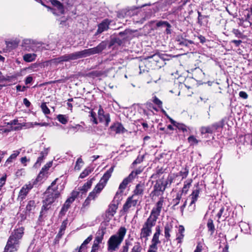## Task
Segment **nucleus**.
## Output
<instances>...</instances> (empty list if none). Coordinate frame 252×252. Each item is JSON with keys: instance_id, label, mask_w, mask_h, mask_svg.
Segmentation results:
<instances>
[{"instance_id": "obj_31", "label": "nucleus", "mask_w": 252, "mask_h": 252, "mask_svg": "<svg viewBox=\"0 0 252 252\" xmlns=\"http://www.w3.org/2000/svg\"><path fill=\"white\" fill-rule=\"evenodd\" d=\"M35 208V202L33 200H30L28 202L26 206V211L31 212Z\"/></svg>"}, {"instance_id": "obj_51", "label": "nucleus", "mask_w": 252, "mask_h": 252, "mask_svg": "<svg viewBox=\"0 0 252 252\" xmlns=\"http://www.w3.org/2000/svg\"><path fill=\"white\" fill-rule=\"evenodd\" d=\"M151 58H153L154 60L155 61H156V62H158L159 59L160 58V56L158 54L156 53V54H154L153 55L151 56H148L147 58V59H151Z\"/></svg>"}, {"instance_id": "obj_49", "label": "nucleus", "mask_w": 252, "mask_h": 252, "mask_svg": "<svg viewBox=\"0 0 252 252\" xmlns=\"http://www.w3.org/2000/svg\"><path fill=\"white\" fill-rule=\"evenodd\" d=\"M156 26L158 27L161 26H168L169 27V23L167 21H160L157 23Z\"/></svg>"}, {"instance_id": "obj_52", "label": "nucleus", "mask_w": 252, "mask_h": 252, "mask_svg": "<svg viewBox=\"0 0 252 252\" xmlns=\"http://www.w3.org/2000/svg\"><path fill=\"white\" fill-rule=\"evenodd\" d=\"M197 13H198V18H197L198 23L199 25H201L202 24V19L203 18H205V17H207V16L202 15L201 13L199 11H198Z\"/></svg>"}, {"instance_id": "obj_29", "label": "nucleus", "mask_w": 252, "mask_h": 252, "mask_svg": "<svg viewBox=\"0 0 252 252\" xmlns=\"http://www.w3.org/2000/svg\"><path fill=\"white\" fill-rule=\"evenodd\" d=\"M93 180L94 178H92L90 180L88 181L82 187L80 188V190L83 191V192L87 191V190L91 187Z\"/></svg>"}, {"instance_id": "obj_56", "label": "nucleus", "mask_w": 252, "mask_h": 252, "mask_svg": "<svg viewBox=\"0 0 252 252\" xmlns=\"http://www.w3.org/2000/svg\"><path fill=\"white\" fill-rule=\"evenodd\" d=\"M239 94L240 97L244 99H247L248 97V94L245 92L244 91L240 92Z\"/></svg>"}, {"instance_id": "obj_17", "label": "nucleus", "mask_w": 252, "mask_h": 252, "mask_svg": "<svg viewBox=\"0 0 252 252\" xmlns=\"http://www.w3.org/2000/svg\"><path fill=\"white\" fill-rule=\"evenodd\" d=\"M173 228V224L171 222H167L164 228V236L167 241L169 240L170 237V232Z\"/></svg>"}, {"instance_id": "obj_35", "label": "nucleus", "mask_w": 252, "mask_h": 252, "mask_svg": "<svg viewBox=\"0 0 252 252\" xmlns=\"http://www.w3.org/2000/svg\"><path fill=\"white\" fill-rule=\"evenodd\" d=\"M175 126L179 130H181L184 132L187 131L188 127L184 124L177 123V124Z\"/></svg>"}, {"instance_id": "obj_18", "label": "nucleus", "mask_w": 252, "mask_h": 252, "mask_svg": "<svg viewBox=\"0 0 252 252\" xmlns=\"http://www.w3.org/2000/svg\"><path fill=\"white\" fill-rule=\"evenodd\" d=\"M21 152V149L18 150L14 151L13 154H12L10 157L7 158L5 162L4 165L7 166L8 164L13 162L16 159L17 156L20 154Z\"/></svg>"}, {"instance_id": "obj_34", "label": "nucleus", "mask_w": 252, "mask_h": 252, "mask_svg": "<svg viewBox=\"0 0 252 252\" xmlns=\"http://www.w3.org/2000/svg\"><path fill=\"white\" fill-rule=\"evenodd\" d=\"M189 174V170L187 168H185L183 170L180 171L176 175V177L178 176H180L182 177V179L186 178Z\"/></svg>"}, {"instance_id": "obj_28", "label": "nucleus", "mask_w": 252, "mask_h": 252, "mask_svg": "<svg viewBox=\"0 0 252 252\" xmlns=\"http://www.w3.org/2000/svg\"><path fill=\"white\" fill-rule=\"evenodd\" d=\"M192 182V180L191 179H188L184 182V187H183V188L182 189V193H184L185 194L187 193V192L189 190V188L191 186Z\"/></svg>"}, {"instance_id": "obj_38", "label": "nucleus", "mask_w": 252, "mask_h": 252, "mask_svg": "<svg viewBox=\"0 0 252 252\" xmlns=\"http://www.w3.org/2000/svg\"><path fill=\"white\" fill-rule=\"evenodd\" d=\"M83 164V161L82 159L81 158H78L76 161L74 169L76 170H80Z\"/></svg>"}, {"instance_id": "obj_9", "label": "nucleus", "mask_w": 252, "mask_h": 252, "mask_svg": "<svg viewBox=\"0 0 252 252\" xmlns=\"http://www.w3.org/2000/svg\"><path fill=\"white\" fill-rule=\"evenodd\" d=\"M137 203L138 199H136L134 196H129L124 204L121 211L125 213H128L130 208L136 206Z\"/></svg>"}, {"instance_id": "obj_45", "label": "nucleus", "mask_w": 252, "mask_h": 252, "mask_svg": "<svg viewBox=\"0 0 252 252\" xmlns=\"http://www.w3.org/2000/svg\"><path fill=\"white\" fill-rule=\"evenodd\" d=\"M188 140L190 144L191 145H193V144H197L198 143V140H197L195 138V137L193 135L190 136L188 138Z\"/></svg>"}, {"instance_id": "obj_24", "label": "nucleus", "mask_w": 252, "mask_h": 252, "mask_svg": "<svg viewBox=\"0 0 252 252\" xmlns=\"http://www.w3.org/2000/svg\"><path fill=\"white\" fill-rule=\"evenodd\" d=\"M199 192L200 190L199 189H196L192 191L191 194L190 195L191 199L190 205L194 204L197 201L199 196Z\"/></svg>"}, {"instance_id": "obj_53", "label": "nucleus", "mask_w": 252, "mask_h": 252, "mask_svg": "<svg viewBox=\"0 0 252 252\" xmlns=\"http://www.w3.org/2000/svg\"><path fill=\"white\" fill-rule=\"evenodd\" d=\"M90 116L92 118L91 121L95 124H97V121L95 118V113L93 111L91 112Z\"/></svg>"}, {"instance_id": "obj_50", "label": "nucleus", "mask_w": 252, "mask_h": 252, "mask_svg": "<svg viewBox=\"0 0 252 252\" xmlns=\"http://www.w3.org/2000/svg\"><path fill=\"white\" fill-rule=\"evenodd\" d=\"M103 235L104 233H102L100 235L96 236L95 238L94 241L96 243L100 244L102 242V241L103 239Z\"/></svg>"}, {"instance_id": "obj_48", "label": "nucleus", "mask_w": 252, "mask_h": 252, "mask_svg": "<svg viewBox=\"0 0 252 252\" xmlns=\"http://www.w3.org/2000/svg\"><path fill=\"white\" fill-rule=\"evenodd\" d=\"M52 162H49L47 163L41 169V171L44 173H45L46 171H47L49 168L52 166Z\"/></svg>"}, {"instance_id": "obj_5", "label": "nucleus", "mask_w": 252, "mask_h": 252, "mask_svg": "<svg viewBox=\"0 0 252 252\" xmlns=\"http://www.w3.org/2000/svg\"><path fill=\"white\" fill-rule=\"evenodd\" d=\"M107 45V42L103 41L95 47L69 54L70 60V61L75 60L78 59L85 58L92 55L98 54L105 49Z\"/></svg>"}, {"instance_id": "obj_37", "label": "nucleus", "mask_w": 252, "mask_h": 252, "mask_svg": "<svg viewBox=\"0 0 252 252\" xmlns=\"http://www.w3.org/2000/svg\"><path fill=\"white\" fill-rule=\"evenodd\" d=\"M178 41L179 45L185 46H188L189 44H191L193 43V42L191 40L184 39H182L181 40H179Z\"/></svg>"}, {"instance_id": "obj_25", "label": "nucleus", "mask_w": 252, "mask_h": 252, "mask_svg": "<svg viewBox=\"0 0 252 252\" xmlns=\"http://www.w3.org/2000/svg\"><path fill=\"white\" fill-rule=\"evenodd\" d=\"M5 43L7 48L9 50H12L17 47L19 44V41L17 40H11L8 41H6Z\"/></svg>"}, {"instance_id": "obj_2", "label": "nucleus", "mask_w": 252, "mask_h": 252, "mask_svg": "<svg viewBox=\"0 0 252 252\" xmlns=\"http://www.w3.org/2000/svg\"><path fill=\"white\" fill-rule=\"evenodd\" d=\"M57 179L54 180L49 186L45 192L46 198L43 201V206L40 212V216L44 215L45 212L51 208V205L55 200L60 196V192L58 190V188L55 186Z\"/></svg>"}, {"instance_id": "obj_15", "label": "nucleus", "mask_w": 252, "mask_h": 252, "mask_svg": "<svg viewBox=\"0 0 252 252\" xmlns=\"http://www.w3.org/2000/svg\"><path fill=\"white\" fill-rule=\"evenodd\" d=\"M118 206L115 204H110L109 205L108 209L106 212V217L109 219H111L116 214Z\"/></svg>"}, {"instance_id": "obj_32", "label": "nucleus", "mask_w": 252, "mask_h": 252, "mask_svg": "<svg viewBox=\"0 0 252 252\" xmlns=\"http://www.w3.org/2000/svg\"><path fill=\"white\" fill-rule=\"evenodd\" d=\"M142 247L139 242L136 243L130 252H141Z\"/></svg>"}, {"instance_id": "obj_12", "label": "nucleus", "mask_w": 252, "mask_h": 252, "mask_svg": "<svg viewBox=\"0 0 252 252\" xmlns=\"http://www.w3.org/2000/svg\"><path fill=\"white\" fill-rule=\"evenodd\" d=\"M98 119L100 122H105L106 126H107L110 122V118L109 114H104V112L101 106H99V108L98 111Z\"/></svg>"}, {"instance_id": "obj_26", "label": "nucleus", "mask_w": 252, "mask_h": 252, "mask_svg": "<svg viewBox=\"0 0 252 252\" xmlns=\"http://www.w3.org/2000/svg\"><path fill=\"white\" fill-rule=\"evenodd\" d=\"M36 55L34 53L26 54L23 56V60L26 62H32L36 59Z\"/></svg>"}, {"instance_id": "obj_54", "label": "nucleus", "mask_w": 252, "mask_h": 252, "mask_svg": "<svg viewBox=\"0 0 252 252\" xmlns=\"http://www.w3.org/2000/svg\"><path fill=\"white\" fill-rule=\"evenodd\" d=\"M129 250V246L127 243L123 246L122 249L120 250V252H128Z\"/></svg>"}, {"instance_id": "obj_6", "label": "nucleus", "mask_w": 252, "mask_h": 252, "mask_svg": "<svg viewBox=\"0 0 252 252\" xmlns=\"http://www.w3.org/2000/svg\"><path fill=\"white\" fill-rule=\"evenodd\" d=\"M113 171L114 166H112L104 174L102 178L100 179L99 183L96 185L93 190L89 193L88 196L89 199L91 200H94L97 197V195L105 186L107 181L111 177Z\"/></svg>"}, {"instance_id": "obj_10", "label": "nucleus", "mask_w": 252, "mask_h": 252, "mask_svg": "<svg viewBox=\"0 0 252 252\" xmlns=\"http://www.w3.org/2000/svg\"><path fill=\"white\" fill-rule=\"evenodd\" d=\"M160 234V229L159 226L156 228V232L154 234L151 241V244L149 246V249L154 250H158V245L160 243L159 237Z\"/></svg>"}, {"instance_id": "obj_62", "label": "nucleus", "mask_w": 252, "mask_h": 252, "mask_svg": "<svg viewBox=\"0 0 252 252\" xmlns=\"http://www.w3.org/2000/svg\"><path fill=\"white\" fill-rule=\"evenodd\" d=\"M23 103L27 107H30L31 105V102L26 98H24Z\"/></svg>"}, {"instance_id": "obj_40", "label": "nucleus", "mask_w": 252, "mask_h": 252, "mask_svg": "<svg viewBox=\"0 0 252 252\" xmlns=\"http://www.w3.org/2000/svg\"><path fill=\"white\" fill-rule=\"evenodd\" d=\"M232 32L237 38H243L245 37L243 34L238 29H233Z\"/></svg>"}, {"instance_id": "obj_1", "label": "nucleus", "mask_w": 252, "mask_h": 252, "mask_svg": "<svg viewBox=\"0 0 252 252\" xmlns=\"http://www.w3.org/2000/svg\"><path fill=\"white\" fill-rule=\"evenodd\" d=\"M163 199L160 198L157 202L156 207H154L150 216L142 225L140 233V238L144 239L145 241L148 240V237L151 235L152 228L155 226L158 216L160 215L161 209L163 207Z\"/></svg>"}, {"instance_id": "obj_63", "label": "nucleus", "mask_w": 252, "mask_h": 252, "mask_svg": "<svg viewBox=\"0 0 252 252\" xmlns=\"http://www.w3.org/2000/svg\"><path fill=\"white\" fill-rule=\"evenodd\" d=\"M32 81V76H28L26 78L25 80V84H29L31 83Z\"/></svg>"}, {"instance_id": "obj_43", "label": "nucleus", "mask_w": 252, "mask_h": 252, "mask_svg": "<svg viewBox=\"0 0 252 252\" xmlns=\"http://www.w3.org/2000/svg\"><path fill=\"white\" fill-rule=\"evenodd\" d=\"M92 170L90 168H87L85 169L80 175V178H84L88 176L91 172Z\"/></svg>"}, {"instance_id": "obj_23", "label": "nucleus", "mask_w": 252, "mask_h": 252, "mask_svg": "<svg viewBox=\"0 0 252 252\" xmlns=\"http://www.w3.org/2000/svg\"><path fill=\"white\" fill-rule=\"evenodd\" d=\"M144 191L143 185L138 184L136 185L135 189L133 191V194L131 196H134L135 198L136 195H142Z\"/></svg>"}, {"instance_id": "obj_61", "label": "nucleus", "mask_w": 252, "mask_h": 252, "mask_svg": "<svg viewBox=\"0 0 252 252\" xmlns=\"http://www.w3.org/2000/svg\"><path fill=\"white\" fill-rule=\"evenodd\" d=\"M231 42L234 43L236 47H238L242 41L241 40H233L231 41Z\"/></svg>"}, {"instance_id": "obj_60", "label": "nucleus", "mask_w": 252, "mask_h": 252, "mask_svg": "<svg viewBox=\"0 0 252 252\" xmlns=\"http://www.w3.org/2000/svg\"><path fill=\"white\" fill-rule=\"evenodd\" d=\"M44 175V173L42 172L41 171H40V173H39V174L36 178V180L37 181H40L42 180Z\"/></svg>"}, {"instance_id": "obj_41", "label": "nucleus", "mask_w": 252, "mask_h": 252, "mask_svg": "<svg viewBox=\"0 0 252 252\" xmlns=\"http://www.w3.org/2000/svg\"><path fill=\"white\" fill-rule=\"evenodd\" d=\"M58 121L63 124H65L67 122L66 117L63 115H59L57 117Z\"/></svg>"}, {"instance_id": "obj_57", "label": "nucleus", "mask_w": 252, "mask_h": 252, "mask_svg": "<svg viewBox=\"0 0 252 252\" xmlns=\"http://www.w3.org/2000/svg\"><path fill=\"white\" fill-rule=\"evenodd\" d=\"M202 250V246L200 243H198L196 246L194 252H201Z\"/></svg>"}, {"instance_id": "obj_47", "label": "nucleus", "mask_w": 252, "mask_h": 252, "mask_svg": "<svg viewBox=\"0 0 252 252\" xmlns=\"http://www.w3.org/2000/svg\"><path fill=\"white\" fill-rule=\"evenodd\" d=\"M224 211V207L221 208V209L220 210L219 212L217 214V217L218 218V219H221V218H222L224 220H225L226 218V217L225 215L222 216V214Z\"/></svg>"}, {"instance_id": "obj_11", "label": "nucleus", "mask_w": 252, "mask_h": 252, "mask_svg": "<svg viewBox=\"0 0 252 252\" xmlns=\"http://www.w3.org/2000/svg\"><path fill=\"white\" fill-rule=\"evenodd\" d=\"M33 188V186L31 184L24 185L19 191L17 200L22 201L25 199L30 190Z\"/></svg>"}, {"instance_id": "obj_4", "label": "nucleus", "mask_w": 252, "mask_h": 252, "mask_svg": "<svg viewBox=\"0 0 252 252\" xmlns=\"http://www.w3.org/2000/svg\"><path fill=\"white\" fill-rule=\"evenodd\" d=\"M126 233L125 227H121L117 232L110 236L107 241V251L114 252L117 251L123 242Z\"/></svg>"}, {"instance_id": "obj_3", "label": "nucleus", "mask_w": 252, "mask_h": 252, "mask_svg": "<svg viewBox=\"0 0 252 252\" xmlns=\"http://www.w3.org/2000/svg\"><path fill=\"white\" fill-rule=\"evenodd\" d=\"M24 231L23 227L14 230L8 239L4 252H15L18 250L20 240L23 237Z\"/></svg>"}, {"instance_id": "obj_39", "label": "nucleus", "mask_w": 252, "mask_h": 252, "mask_svg": "<svg viewBox=\"0 0 252 252\" xmlns=\"http://www.w3.org/2000/svg\"><path fill=\"white\" fill-rule=\"evenodd\" d=\"M93 239V236L92 235H90L82 244L81 246L80 247L79 252H81V249H83L84 247L89 244Z\"/></svg>"}, {"instance_id": "obj_55", "label": "nucleus", "mask_w": 252, "mask_h": 252, "mask_svg": "<svg viewBox=\"0 0 252 252\" xmlns=\"http://www.w3.org/2000/svg\"><path fill=\"white\" fill-rule=\"evenodd\" d=\"M6 181V176H3L0 178V189H1V188L5 184Z\"/></svg>"}, {"instance_id": "obj_64", "label": "nucleus", "mask_w": 252, "mask_h": 252, "mask_svg": "<svg viewBox=\"0 0 252 252\" xmlns=\"http://www.w3.org/2000/svg\"><path fill=\"white\" fill-rule=\"evenodd\" d=\"M143 160V158H137L133 162V164H137V163H141Z\"/></svg>"}, {"instance_id": "obj_13", "label": "nucleus", "mask_w": 252, "mask_h": 252, "mask_svg": "<svg viewBox=\"0 0 252 252\" xmlns=\"http://www.w3.org/2000/svg\"><path fill=\"white\" fill-rule=\"evenodd\" d=\"M110 128L116 134L124 133L126 131L122 124L118 122L114 123L110 126Z\"/></svg>"}, {"instance_id": "obj_30", "label": "nucleus", "mask_w": 252, "mask_h": 252, "mask_svg": "<svg viewBox=\"0 0 252 252\" xmlns=\"http://www.w3.org/2000/svg\"><path fill=\"white\" fill-rule=\"evenodd\" d=\"M200 131L202 134L212 133L213 132V128L211 126H203L201 128Z\"/></svg>"}, {"instance_id": "obj_44", "label": "nucleus", "mask_w": 252, "mask_h": 252, "mask_svg": "<svg viewBox=\"0 0 252 252\" xmlns=\"http://www.w3.org/2000/svg\"><path fill=\"white\" fill-rule=\"evenodd\" d=\"M153 102L155 104L158 105L159 108H161L162 107V101L160 100H159L156 96H154L153 97Z\"/></svg>"}, {"instance_id": "obj_22", "label": "nucleus", "mask_w": 252, "mask_h": 252, "mask_svg": "<svg viewBox=\"0 0 252 252\" xmlns=\"http://www.w3.org/2000/svg\"><path fill=\"white\" fill-rule=\"evenodd\" d=\"M52 4L56 6L60 14H63L64 12V8L63 4L57 0H51Z\"/></svg>"}, {"instance_id": "obj_19", "label": "nucleus", "mask_w": 252, "mask_h": 252, "mask_svg": "<svg viewBox=\"0 0 252 252\" xmlns=\"http://www.w3.org/2000/svg\"><path fill=\"white\" fill-rule=\"evenodd\" d=\"M48 153V149H44V151H41L40 153V156L38 158L36 162L35 163L34 166L35 167H38L40 165L43 159L47 156Z\"/></svg>"}, {"instance_id": "obj_7", "label": "nucleus", "mask_w": 252, "mask_h": 252, "mask_svg": "<svg viewBox=\"0 0 252 252\" xmlns=\"http://www.w3.org/2000/svg\"><path fill=\"white\" fill-rule=\"evenodd\" d=\"M23 48L28 51L37 52L42 51L44 48L42 43L30 39H24L22 43Z\"/></svg>"}, {"instance_id": "obj_21", "label": "nucleus", "mask_w": 252, "mask_h": 252, "mask_svg": "<svg viewBox=\"0 0 252 252\" xmlns=\"http://www.w3.org/2000/svg\"><path fill=\"white\" fill-rule=\"evenodd\" d=\"M185 228L184 227L180 225L178 228V233L177 234L176 239L178 241V243H181L182 240L184 237Z\"/></svg>"}, {"instance_id": "obj_20", "label": "nucleus", "mask_w": 252, "mask_h": 252, "mask_svg": "<svg viewBox=\"0 0 252 252\" xmlns=\"http://www.w3.org/2000/svg\"><path fill=\"white\" fill-rule=\"evenodd\" d=\"M132 175H129L128 177L125 178L122 182L120 184L119 189L123 191L126 187L128 183L131 182L132 179L131 178Z\"/></svg>"}, {"instance_id": "obj_59", "label": "nucleus", "mask_w": 252, "mask_h": 252, "mask_svg": "<svg viewBox=\"0 0 252 252\" xmlns=\"http://www.w3.org/2000/svg\"><path fill=\"white\" fill-rule=\"evenodd\" d=\"M26 87L25 86L21 87L20 85H17L16 86V90L19 92H24L25 91Z\"/></svg>"}, {"instance_id": "obj_16", "label": "nucleus", "mask_w": 252, "mask_h": 252, "mask_svg": "<svg viewBox=\"0 0 252 252\" xmlns=\"http://www.w3.org/2000/svg\"><path fill=\"white\" fill-rule=\"evenodd\" d=\"M69 61H70V60L69 54H65L63 56H60L57 58L53 59L51 60L52 63L55 64H59L63 62H66Z\"/></svg>"}, {"instance_id": "obj_8", "label": "nucleus", "mask_w": 252, "mask_h": 252, "mask_svg": "<svg viewBox=\"0 0 252 252\" xmlns=\"http://www.w3.org/2000/svg\"><path fill=\"white\" fill-rule=\"evenodd\" d=\"M79 192L78 191H73L71 193V196L67 198L62 207L60 214L64 215L67 212L68 209L70 206V204L75 200L76 197L78 195Z\"/></svg>"}, {"instance_id": "obj_42", "label": "nucleus", "mask_w": 252, "mask_h": 252, "mask_svg": "<svg viewBox=\"0 0 252 252\" xmlns=\"http://www.w3.org/2000/svg\"><path fill=\"white\" fill-rule=\"evenodd\" d=\"M41 108L42 109V112L45 114H49L50 113V111L49 109L48 108V107L46 105V103L43 102L41 105Z\"/></svg>"}, {"instance_id": "obj_14", "label": "nucleus", "mask_w": 252, "mask_h": 252, "mask_svg": "<svg viewBox=\"0 0 252 252\" xmlns=\"http://www.w3.org/2000/svg\"><path fill=\"white\" fill-rule=\"evenodd\" d=\"M110 22L108 19L104 20L98 26V29L96 31V34L102 33L103 32L107 30L109 28Z\"/></svg>"}, {"instance_id": "obj_46", "label": "nucleus", "mask_w": 252, "mask_h": 252, "mask_svg": "<svg viewBox=\"0 0 252 252\" xmlns=\"http://www.w3.org/2000/svg\"><path fill=\"white\" fill-rule=\"evenodd\" d=\"M182 198V194L180 193H177L176 195V197L173 200V202L174 203V206L177 205L179 204L180 199Z\"/></svg>"}, {"instance_id": "obj_33", "label": "nucleus", "mask_w": 252, "mask_h": 252, "mask_svg": "<svg viewBox=\"0 0 252 252\" xmlns=\"http://www.w3.org/2000/svg\"><path fill=\"white\" fill-rule=\"evenodd\" d=\"M143 170V168L139 167L134 171L131 172L129 175H132L131 178L133 180L134 179L137 175L140 174Z\"/></svg>"}, {"instance_id": "obj_58", "label": "nucleus", "mask_w": 252, "mask_h": 252, "mask_svg": "<svg viewBox=\"0 0 252 252\" xmlns=\"http://www.w3.org/2000/svg\"><path fill=\"white\" fill-rule=\"evenodd\" d=\"M175 176H169L168 177L167 184H171V183L174 182V179H175Z\"/></svg>"}, {"instance_id": "obj_36", "label": "nucleus", "mask_w": 252, "mask_h": 252, "mask_svg": "<svg viewBox=\"0 0 252 252\" xmlns=\"http://www.w3.org/2000/svg\"><path fill=\"white\" fill-rule=\"evenodd\" d=\"M164 189V188L162 189V184L157 183L154 186V192H157L160 191H163Z\"/></svg>"}, {"instance_id": "obj_27", "label": "nucleus", "mask_w": 252, "mask_h": 252, "mask_svg": "<svg viewBox=\"0 0 252 252\" xmlns=\"http://www.w3.org/2000/svg\"><path fill=\"white\" fill-rule=\"evenodd\" d=\"M207 227L210 235H213L215 230V225L213 220L212 219H209L207 223Z\"/></svg>"}]
</instances>
